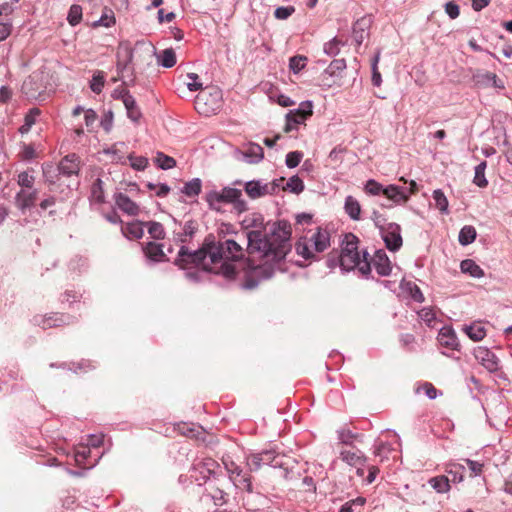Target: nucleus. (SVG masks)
I'll return each instance as SVG.
<instances>
[{"mask_svg": "<svg viewBox=\"0 0 512 512\" xmlns=\"http://www.w3.org/2000/svg\"><path fill=\"white\" fill-rule=\"evenodd\" d=\"M291 235V224L286 220L273 223L269 234H264L259 230H252L247 233L249 253L257 252L261 257L271 258L274 263L265 262L254 267L242 283L241 287L243 289H254L260 281L273 277L275 263L284 260L291 250Z\"/></svg>", "mask_w": 512, "mask_h": 512, "instance_id": "nucleus-1", "label": "nucleus"}, {"mask_svg": "<svg viewBox=\"0 0 512 512\" xmlns=\"http://www.w3.org/2000/svg\"><path fill=\"white\" fill-rule=\"evenodd\" d=\"M243 257L242 247L233 239L218 237L212 233L208 234L197 250H190L182 245L178 251L174 264L180 269H191L192 267H202L204 271L211 272L209 265L217 264L221 261L218 274L227 280H234L237 271L235 265L230 263L240 260Z\"/></svg>", "mask_w": 512, "mask_h": 512, "instance_id": "nucleus-2", "label": "nucleus"}, {"mask_svg": "<svg viewBox=\"0 0 512 512\" xmlns=\"http://www.w3.org/2000/svg\"><path fill=\"white\" fill-rule=\"evenodd\" d=\"M358 244L359 238L356 235L353 233L345 234L341 241V249H333L328 254L326 266L330 269L340 267L343 273L357 268L364 278L369 279L371 276V262L368 260L369 253L363 250L361 254Z\"/></svg>", "mask_w": 512, "mask_h": 512, "instance_id": "nucleus-3", "label": "nucleus"}, {"mask_svg": "<svg viewBox=\"0 0 512 512\" xmlns=\"http://www.w3.org/2000/svg\"><path fill=\"white\" fill-rule=\"evenodd\" d=\"M330 245V233L317 227L310 237L302 236L295 244L296 253L305 260H317L315 253H322Z\"/></svg>", "mask_w": 512, "mask_h": 512, "instance_id": "nucleus-4", "label": "nucleus"}, {"mask_svg": "<svg viewBox=\"0 0 512 512\" xmlns=\"http://www.w3.org/2000/svg\"><path fill=\"white\" fill-rule=\"evenodd\" d=\"M205 200L210 209L220 211L221 204H232L238 213L247 210V203L242 199V191L237 188L224 187L222 190H210L205 195Z\"/></svg>", "mask_w": 512, "mask_h": 512, "instance_id": "nucleus-5", "label": "nucleus"}, {"mask_svg": "<svg viewBox=\"0 0 512 512\" xmlns=\"http://www.w3.org/2000/svg\"><path fill=\"white\" fill-rule=\"evenodd\" d=\"M222 105V92L218 89L203 90L195 99V108L200 114H215Z\"/></svg>", "mask_w": 512, "mask_h": 512, "instance_id": "nucleus-6", "label": "nucleus"}, {"mask_svg": "<svg viewBox=\"0 0 512 512\" xmlns=\"http://www.w3.org/2000/svg\"><path fill=\"white\" fill-rule=\"evenodd\" d=\"M77 320L76 317L65 313H50L47 315H35L32 319V323L42 329H50L54 327H60L63 325H69Z\"/></svg>", "mask_w": 512, "mask_h": 512, "instance_id": "nucleus-7", "label": "nucleus"}, {"mask_svg": "<svg viewBox=\"0 0 512 512\" xmlns=\"http://www.w3.org/2000/svg\"><path fill=\"white\" fill-rule=\"evenodd\" d=\"M245 491L242 496L243 505L248 511H260L268 507L269 499L262 493L253 491L252 482L250 481V487H240Z\"/></svg>", "mask_w": 512, "mask_h": 512, "instance_id": "nucleus-8", "label": "nucleus"}, {"mask_svg": "<svg viewBox=\"0 0 512 512\" xmlns=\"http://www.w3.org/2000/svg\"><path fill=\"white\" fill-rule=\"evenodd\" d=\"M217 463L212 459H206L204 461L193 464L191 468L190 477L198 483L199 486L207 483L212 477H215L214 468Z\"/></svg>", "mask_w": 512, "mask_h": 512, "instance_id": "nucleus-9", "label": "nucleus"}, {"mask_svg": "<svg viewBox=\"0 0 512 512\" xmlns=\"http://www.w3.org/2000/svg\"><path fill=\"white\" fill-rule=\"evenodd\" d=\"M381 237L386 248L391 252H397L403 244L401 236V227L397 223H388L386 227L380 231Z\"/></svg>", "mask_w": 512, "mask_h": 512, "instance_id": "nucleus-10", "label": "nucleus"}, {"mask_svg": "<svg viewBox=\"0 0 512 512\" xmlns=\"http://www.w3.org/2000/svg\"><path fill=\"white\" fill-rule=\"evenodd\" d=\"M21 92L27 99L36 100L45 92V85L39 74L33 73L29 75L21 86Z\"/></svg>", "mask_w": 512, "mask_h": 512, "instance_id": "nucleus-11", "label": "nucleus"}, {"mask_svg": "<svg viewBox=\"0 0 512 512\" xmlns=\"http://www.w3.org/2000/svg\"><path fill=\"white\" fill-rule=\"evenodd\" d=\"M475 359L490 373L500 369V360L494 352L484 346L476 347L473 351Z\"/></svg>", "mask_w": 512, "mask_h": 512, "instance_id": "nucleus-12", "label": "nucleus"}, {"mask_svg": "<svg viewBox=\"0 0 512 512\" xmlns=\"http://www.w3.org/2000/svg\"><path fill=\"white\" fill-rule=\"evenodd\" d=\"M225 469L236 488L250 487L251 476L233 461H224Z\"/></svg>", "mask_w": 512, "mask_h": 512, "instance_id": "nucleus-13", "label": "nucleus"}, {"mask_svg": "<svg viewBox=\"0 0 512 512\" xmlns=\"http://www.w3.org/2000/svg\"><path fill=\"white\" fill-rule=\"evenodd\" d=\"M81 169L80 157L76 153H70L64 156L58 166V174L64 177L78 175Z\"/></svg>", "mask_w": 512, "mask_h": 512, "instance_id": "nucleus-14", "label": "nucleus"}, {"mask_svg": "<svg viewBox=\"0 0 512 512\" xmlns=\"http://www.w3.org/2000/svg\"><path fill=\"white\" fill-rule=\"evenodd\" d=\"M373 23L371 14L364 15L354 22L352 27V37L357 46H360L370 35V28Z\"/></svg>", "mask_w": 512, "mask_h": 512, "instance_id": "nucleus-15", "label": "nucleus"}, {"mask_svg": "<svg viewBox=\"0 0 512 512\" xmlns=\"http://www.w3.org/2000/svg\"><path fill=\"white\" fill-rule=\"evenodd\" d=\"M38 194L37 189H20L14 198L15 206L24 214L28 209L35 206Z\"/></svg>", "mask_w": 512, "mask_h": 512, "instance_id": "nucleus-16", "label": "nucleus"}, {"mask_svg": "<svg viewBox=\"0 0 512 512\" xmlns=\"http://www.w3.org/2000/svg\"><path fill=\"white\" fill-rule=\"evenodd\" d=\"M371 261L379 276L386 277L391 274V262L384 249L376 250Z\"/></svg>", "mask_w": 512, "mask_h": 512, "instance_id": "nucleus-17", "label": "nucleus"}, {"mask_svg": "<svg viewBox=\"0 0 512 512\" xmlns=\"http://www.w3.org/2000/svg\"><path fill=\"white\" fill-rule=\"evenodd\" d=\"M437 340L441 346L459 351L460 343L454 329L450 326L442 327L438 333Z\"/></svg>", "mask_w": 512, "mask_h": 512, "instance_id": "nucleus-18", "label": "nucleus"}, {"mask_svg": "<svg viewBox=\"0 0 512 512\" xmlns=\"http://www.w3.org/2000/svg\"><path fill=\"white\" fill-rule=\"evenodd\" d=\"M121 100L125 106L127 117L134 123H138L142 117L141 110L137 105L135 98L129 91H122Z\"/></svg>", "mask_w": 512, "mask_h": 512, "instance_id": "nucleus-19", "label": "nucleus"}, {"mask_svg": "<svg viewBox=\"0 0 512 512\" xmlns=\"http://www.w3.org/2000/svg\"><path fill=\"white\" fill-rule=\"evenodd\" d=\"M114 200L116 206L124 213L130 216H136L139 214V206L128 197L126 194L122 192H118L114 194Z\"/></svg>", "mask_w": 512, "mask_h": 512, "instance_id": "nucleus-20", "label": "nucleus"}, {"mask_svg": "<svg viewBox=\"0 0 512 512\" xmlns=\"http://www.w3.org/2000/svg\"><path fill=\"white\" fill-rule=\"evenodd\" d=\"M74 459L79 466L92 468L97 463L99 456L97 455L92 459L91 448L86 444H83L75 450Z\"/></svg>", "mask_w": 512, "mask_h": 512, "instance_id": "nucleus-21", "label": "nucleus"}, {"mask_svg": "<svg viewBox=\"0 0 512 512\" xmlns=\"http://www.w3.org/2000/svg\"><path fill=\"white\" fill-rule=\"evenodd\" d=\"M384 196L395 204L405 203L409 199L408 189L395 184L385 187Z\"/></svg>", "mask_w": 512, "mask_h": 512, "instance_id": "nucleus-22", "label": "nucleus"}, {"mask_svg": "<svg viewBox=\"0 0 512 512\" xmlns=\"http://www.w3.org/2000/svg\"><path fill=\"white\" fill-rule=\"evenodd\" d=\"M145 256L152 262H164L168 261L166 254L163 251V245L155 242H148L143 247Z\"/></svg>", "mask_w": 512, "mask_h": 512, "instance_id": "nucleus-23", "label": "nucleus"}, {"mask_svg": "<svg viewBox=\"0 0 512 512\" xmlns=\"http://www.w3.org/2000/svg\"><path fill=\"white\" fill-rule=\"evenodd\" d=\"M145 222L134 220L122 226V234L128 239H140L144 235Z\"/></svg>", "mask_w": 512, "mask_h": 512, "instance_id": "nucleus-24", "label": "nucleus"}, {"mask_svg": "<svg viewBox=\"0 0 512 512\" xmlns=\"http://www.w3.org/2000/svg\"><path fill=\"white\" fill-rule=\"evenodd\" d=\"M243 158L250 164L259 163L264 158V150L259 144L250 142L243 152Z\"/></svg>", "mask_w": 512, "mask_h": 512, "instance_id": "nucleus-25", "label": "nucleus"}, {"mask_svg": "<svg viewBox=\"0 0 512 512\" xmlns=\"http://www.w3.org/2000/svg\"><path fill=\"white\" fill-rule=\"evenodd\" d=\"M244 189L250 198L256 199L268 194L269 186L260 180H250L245 183Z\"/></svg>", "mask_w": 512, "mask_h": 512, "instance_id": "nucleus-26", "label": "nucleus"}, {"mask_svg": "<svg viewBox=\"0 0 512 512\" xmlns=\"http://www.w3.org/2000/svg\"><path fill=\"white\" fill-rule=\"evenodd\" d=\"M340 458L350 466H365L366 456L360 451L342 450Z\"/></svg>", "mask_w": 512, "mask_h": 512, "instance_id": "nucleus-27", "label": "nucleus"}, {"mask_svg": "<svg viewBox=\"0 0 512 512\" xmlns=\"http://www.w3.org/2000/svg\"><path fill=\"white\" fill-rule=\"evenodd\" d=\"M472 79L475 85L480 87H487L490 85L499 87V85L497 84V75L492 72L477 71L476 73L473 74Z\"/></svg>", "mask_w": 512, "mask_h": 512, "instance_id": "nucleus-28", "label": "nucleus"}, {"mask_svg": "<svg viewBox=\"0 0 512 512\" xmlns=\"http://www.w3.org/2000/svg\"><path fill=\"white\" fill-rule=\"evenodd\" d=\"M344 211L350 219L354 221L360 220L361 205L355 197L348 195L345 198Z\"/></svg>", "mask_w": 512, "mask_h": 512, "instance_id": "nucleus-29", "label": "nucleus"}, {"mask_svg": "<svg viewBox=\"0 0 512 512\" xmlns=\"http://www.w3.org/2000/svg\"><path fill=\"white\" fill-rule=\"evenodd\" d=\"M461 272L469 274L473 278H482L484 270L472 259L462 260L460 263Z\"/></svg>", "mask_w": 512, "mask_h": 512, "instance_id": "nucleus-30", "label": "nucleus"}, {"mask_svg": "<svg viewBox=\"0 0 512 512\" xmlns=\"http://www.w3.org/2000/svg\"><path fill=\"white\" fill-rule=\"evenodd\" d=\"M464 332L473 341H481L486 336V329L480 322H474L464 327Z\"/></svg>", "mask_w": 512, "mask_h": 512, "instance_id": "nucleus-31", "label": "nucleus"}, {"mask_svg": "<svg viewBox=\"0 0 512 512\" xmlns=\"http://www.w3.org/2000/svg\"><path fill=\"white\" fill-rule=\"evenodd\" d=\"M202 181L196 177L186 182L181 188V193L187 197L193 198L201 193Z\"/></svg>", "mask_w": 512, "mask_h": 512, "instance_id": "nucleus-32", "label": "nucleus"}, {"mask_svg": "<svg viewBox=\"0 0 512 512\" xmlns=\"http://www.w3.org/2000/svg\"><path fill=\"white\" fill-rule=\"evenodd\" d=\"M307 120V117H305L302 114H297L296 112L289 111L286 114V124L284 131L285 132H291L293 130H297V126L300 124H304V122Z\"/></svg>", "mask_w": 512, "mask_h": 512, "instance_id": "nucleus-33", "label": "nucleus"}, {"mask_svg": "<svg viewBox=\"0 0 512 512\" xmlns=\"http://www.w3.org/2000/svg\"><path fill=\"white\" fill-rule=\"evenodd\" d=\"M476 236L477 232L475 227L472 225H465L459 232L458 241L462 246H467L475 241Z\"/></svg>", "mask_w": 512, "mask_h": 512, "instance_id": "nucleus-34", "label": "nucleus"}, {"mask_svg": "<svg viewBox=\"0 0 512 512\" xmlns=\"http://www.w3.org/2000/svg\"><path fill=\"white\" fill-rule=\"evenodd\" d=\"M400 287L406 292H408L415 302H424V295L421 289L414 282L403 280L400 284Z\"/></svg>", "mask_w": 512, "mask_h": 512, "instance_id": "nucleus-35", "label": "nucleus"}, {"mask_svg": "<svg viewBox=\"0 0 512 512\" xmlns=\"http://www.w3.org/2000/svg\"><path fill=\"white\" fill-rule=\"evenodd\" d=\"M260 453L263 458L264 465H269L275 468L283 466L281 456L276 453L274 449L263 450Z\"/></svg>", "mask_w": 512, "mask_h": 512, "instance_id": "nucleus-36", "label": "nucleus"}, {"mask_svg": "<svg viewBox=\"0 0 512 512\" xmlns=\"http://www.w3.org/2000/svg\"><path fill=\"white\" fill-rule=\"evenodd\" d=\"M40 115V110L38 108L30 109L24 117V123L20 126L19 132L23 134H27L32 126L36 122V118Z\"/></svg>", "mask_w": 512, "mask_h": 512, "instance_id": "nucleus-37", "label": "nucleus"}, {"mask_svg": "<svg viewBox=\"0 0 512 512\" xmlns=\"http://www.w3.org/2000/svg\"><path fill=\"white\" fill-rule=\"evenodd\" d=\"M90 198L92 201L102 204L105 202V194H104V182L97 178L92 186H91V195Z\"/></svg>", "mask_w": 512, "mask_h": 512, "instance_id": "nucleus-38", "label": "nucleus"}, {"mask_svg": "<svg viewBox=\"0 0 512 512\" xmlns=\"http://www.w3.org/2000/svg\"><path fill=\"white\" fill-rule=\"evenodd\" d=\"M464 471L465 467L463 465L451 464L446 470L447 475L445 476L447 477L449 483H460L463 480Z\"/></svg>", "mask_w": 512, "mask_h": 512, "instance_id": "nucleus-39", "label": "nucleus"}, {"mask_svg": "<svg viewBox=\"0 0 512 512\" xmlns=\"http://www.w3.org/2000/svg\"><path fill=\"white\" fill-rule=\"evenodd\" d=\"M158 64L164 68H172L176 64V53L172 48L164 49L158 56Z\"/></svg>", "mask_w": 512, "mask_h": 512, "instance_id": "nucleus-40", "label": "nucleus"}, {"mask_svg": "<svg viewBox=\"0 0 512 512\" xmlns=\"http://www.w3.org/2000/svg\"><path fill=\"white\" fill-rule=\"evenodd\" d=\"M432 198L434 200L435 206L440 210L442 214H448V199L445 196L444 192L441 189H436L433 191Z\"/></svg>", "mask_w": 512, "mask_h": 512, "instance_id": "nucleus-41", "label": "nucleus"}, {"mask_svg": "<svg viewBox=\"0 0 512 512\" xmlns=\"http://www.w3.org/2000/svg\"><path fill=\"white\" fill-rule=\"evenodd\" d=\"M487 167L486 161H481L476 167H475V173H474V179L473 183L480 187L484 188L488 185V181L485 177V169Z\"/></svg>", "mask_w": 512, "mask_h": 512, "instance_id": "nucleus-42", "label": "nucleus"}, {"mask_svg": "<svg viewBox=\"0 0 512 512\" xmlns=\"http://www.w3.org/2000/svg\"><path fill=\"white\" fill-rule=\"evenodd\" d=\"M154 161L157 167L162 170H169L176 166V160L163 152H157Z\"/></svg>", "mask_w": 512, "mask_h": 512, "instance_id": "nucleus-43", "label": "nucleus"}, {"mask_svg": "<svg viewBox=\"0 0 512 512\" xmlns=\"http://www.w3.org/2000/svg\"><path fill=\"white\" fill-rule=\"evenodd\" d=\"M197 229V223L194 220L186 221L183 226V232L178 236V240L181 243H186L189 238H192L196 234Z\"/></svg>", "mask_w": 512, "mask_h": 512, "instance_id": "nucleus-44", "label": "nucleus"}, {"mask_svg": "<svg viewBox=\"0 0 512 512\" xmlns=\"http://www.w3.org/2000/svg\"><path fill=\"white\" fill-rule=\"evenodd\" d=\"M115 24L114 12L111 9L105 8L101 17L93 22V27H106L109 28Z\"/></svg>", "mask_w": 512, "mask_h": 512, "instance_id": "nucleus-45", "label": "nucleus"}, {"mask_svg": "<svg viewBox=\"0 0 512 512\" xmlns=\"http://www.w3.org/2000/svg\"><path fill=\"white\" fill-rule=\"evenodd\" d=\"M346 68L345 59H334L328 67L324 70L325 74H328L330 77H336L341 74V72Z\"/></svg>", "mask_w": 512, "mask_h": 512, "instance_id": "nucleus-46", "label": "nucleus"}, {"mask_svg": "<svg viewBox=\"0 0 512 512\" xmlns=\"http://www.w3.org/2000/svg\"><path fill=\"white\" fill-rule=\"evenodd\" d=\"M17 184L20 189H36L34 187L35 177L29 171H22L18 174Z\"/></svg>", "mask_w": 512, "mask_h": 512, "instance_id": "nucleus-47", "label": "nucleus"}, {"mask_svg": "<svg viewBox=\"0 0 512 512\" xmlns=\"http://www.w3.org/2000/svg\"><path fill=\"white\" fill-rule=\"evenodd\" d=\"M429 484L438 493H445L450 489V483L448 482L447 477L444 475L431 478L429 480Z\"/></svg>", "mask_w": 512, "mask_h": 512, "instance_id": "nucleus-48", "label": "nucleus"}, {"mask_svg": "<svg viewBox=\"0 0 512 512\" xmlns=\"http://www.w3.org/2000/svg\"><path fill=\"white\" fill-rule=\"evenodd\" d=\"M146 227L148 229V233L153 239L161 240L165 237V230L161 223L156 221L146 222Z\"/></svg>", "mask_w": 512, "mask_h": 512, "instance_id": "nucleus-49", "label": "nucleus"}, {"mask_svg": "<svg viewBox=\"0 0 512 512\" xmlns=\"http://www.w3.org/2000/svg\"><path fill=\"white\" fill-rule=\"evenodd\" d=\"M385 187L381 183L377 182L374 179H369L366 181L364 185V191L367 195L378 196L384 195Z\"/></svg>", "mask_w": 512, "mask_h": 512, "instance_id": "nucleus-50", "label": "nucleus"}, {"mask_svg": "<svg viewBox=\"0 0 512 512\" xmlns=\"http://www.w3.org/2000/svg\"><path fill=\"white\" fill-rule=\"evenodd\" d=\"M392 451L391 444L388 442H379L374 445V455L378 457L380 462L388 459L389 453Z\"/></svg>", "mask_w": 512, "mask_h": 512, "instance_id": "nucleus-51", "label": "nucleus"}, {"mask_svg": "<svg viewBox=\"0 0 512 512\" xmlns=\"http://www.w3.org/2000/svg\"><path fill=\"white\" fill-rule=\"evenodd\" d=\"M104 84H105V74H104V72L103 71H96L93 74L92 79L90 81V89L94 93L99 94V93L102 92Z\"/></svg>", "mask_w": 512, "mask_h": 512, "instance_id": "nucleus-52", "label": "nucleus"}, {"mask_svg": "<svg viewBox=\"0 0 512 512\" xmlns=\"http://www.w3.org/2000/svg\"><path fill=\"white\" fill-rule=\"evenodd\" d=\"M82 20V7L78 4H73L69 8L67 21L71 26L78 25Z\"/></svg>", "mask_w": 512, "mask_h": 512, "instance_id": "nucleus-53", "label": "nucleus"}, {"mask_svg": "<svg viewBox=\"0 0 512 512\" xmlns=\"http://www.w3.org/2000/svg\"><path fill=\"white\" fill-rule=\"evenodd\" d=\"M307 57L303 55H295L289 59V69L294 73L298 74L302 71L307 63Z\"/></svg>", "mask_w": 512, "mask_h": 512, "instance_id": "nucleus-54", "label": "nucleus"}, {"mask_svg": "<svg viewBox=\"0 0 512 512\" xmlns=\"http://www.w3.org/2000/svg\"><path fill=\"white\" fill-rule=\"evenodd\" d=\"M304 188L303 180L298 175H294L288 179L284 189H287L291 193L299 194L304 190Z\"/></svg>", "mask_w": 512, "mask_h": 512, "instance_id": "nucleus-55", "label": "nucleus"}, {"mask_svg": "<svg viewBox=\"0 0 512 512\" xmlns=\"http://www.w3.org/2000/svg\"><path fill=\"white\" fill-rule=\"evenodd\" d=\"M344 45L337 37H334L330 41L324 44V53L330 57L338 55L340 52V46Z\"/></svg>", "mask_w": 512, "mask_h": 512, "instance_id": "nucleus-56", "label": "nucleus"}, {"mask_svg": "<svg viewBox=\"0 0 512 512\" xmlns=\"http://www.w3.org/2000/svg\"><path fill=\"white\" fill-rule=\"evenodd\" d=\"M379 59H380V51H378L375 54V56L373 57L372 62H371V70H372L371 80H372V84L377 87H379L382 83V77H381L380 72L378 71Z\"/></svg>", "mask_w": 512, "mask_h": 512, "instance_id": "nucleus-57", "label": "nucleus"}, {"mask_svg": "<svg viewBox=\"0 0 512 512\" xmlns=\"http://www.w3.org/2000/svg\"><path fill=\"white\" fill-rule=\"evenodd\" d=\"M303 158V152L291 151L286 155L285 164L288 168H296Z\"/></svg>", "mask_w": 512, "mask_h": 512, "instance_id": "nucleus-58", "label": "nucleus"}, {"mask_svg": "<svg viewBox=\"0 0 512 512\" xmlns=\"http://www.w3.org/2000/svg\"><path fill=\"white\" fill-rule=\"evenodd\" d=\"M130 165L137 171H143L148 165V159L144 156L129 155Z\"/></svg>", "mask_w": 512, "mask_h": 512, "instance_id": "nucleus-59", "label": "nucleus"}, {"mask_svg": "<svg viewBox=\"0 0 512 512\" xmlns=\"http://www.w3.org/2000/svg\"><path fill=\"white\" fill-rule=\"evenodd\" d=\"M246 460L247 466L249 467L250 471H257L258 469L261 468L262 465H264L263 458L261 457L260 452L251 454L250 456L247 457Z\"/></svg>", "mask_w": 512, "mask_h": 512, "instance_id": "nucleus-60", "label": "nucleus"}, {"mask_svg": "<svg viewBox=\"0 0 512 512\" xmlns=\"http://www.w3.org/2000/svg\"><path fill=\"white\" fill-rule=\"evenodd\" d=\"M423 390L425 395L430 400H434L438 397V395H441V393L433 386V384L429 382H425L421 387H418L416 389V393H420V391Z\"/></svg>", "mask_w": 512, "mask_h": 512, "instance_id": "nucleus-61", "label": "nucleus"}, {"mask_svg": "<svg viewBox=\"0 0 512 512\" xmlns=\"http://www.w3.org/2000/svg\"><path fill=\"white\" fill-rule=\"evenodd\" d=\"M419 318L424 321L428 326H431L432 323L436 320V314L434 310L430 307H424L418 312Z\"/></svg>", "mask_w": 512, "mask_h": 512, "instance_id": "nucleus-62", "label": "nucleus"}, {"mask_svg": "<svg viewBox=\"0 0 512 512\" xmlns=\"http://www.w3.org/2000/svg\"><path fill=\"white\" fill-rule=\"evenodd\" d=\"M295 12L294 6H279L274 11V17L279 20L288 19Z\"/></svg>", "mask_w": 512, "mask_h": 512, "instance_id": "nucleus-63", "label": "nucleus"}, {"mask_svg": "<svg viewBox=\"0 0 512 512\" xmlns=\"http://www.w3.org/2000/svg\"><path fill=\"white\" fill-rule=\"evenodd\" d=\"M366 503V499L364 497H357L355 499H352L346 503H344L341 508L339 509V512H354L355 506H363Z\"/></svg>", "mask_w": 512, "mask_h": 512, "instance_id": "nucleus-64", "label": "nucleus"}]
</instances>
